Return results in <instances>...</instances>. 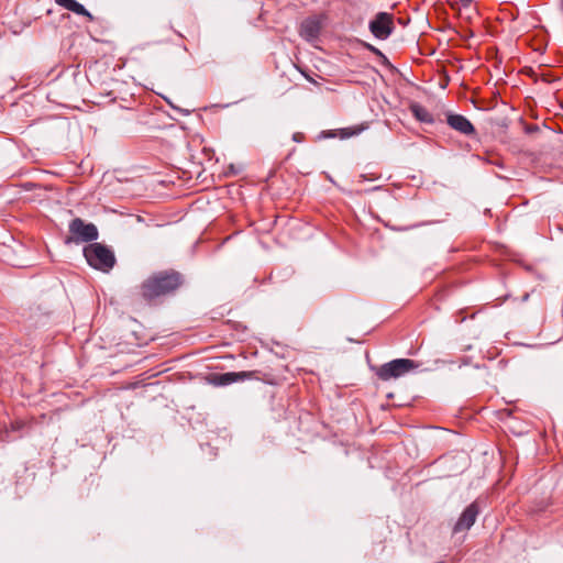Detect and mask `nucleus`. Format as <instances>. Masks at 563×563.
I'll return each instance as SVG.
<instances>
[{
	"label": "nucleus",
	"instance_id": "nucleus-1",
	"mask_svg": "<svg viewBox=\"0 0 563 563\" xmlns=\"http://www.w3.org/2000/svg\"><path fill=\"white\" fill-rule=\"evenodd\" d=\"M181 284V276L176 272H161L147 278L141 286L145 300H153L159 296L176 290Z\"/></svg>",
	"mask_w": 563,
	"mask_h": 563
},
{
	"label": "nucleus",
	"instance_id": "nucleus-2",
	"mask_svg": "<svg viewBox=\"0 0 563 563\" xmlns=\"http://www.w3.org/2000/svg\"><path fill=\"white\" fill-rule=\"evenodd\" d=\"M84 255L88 264L103 273L110 272L115 264L113 252L100 243H91L84 249Z\"/></svg>",
	"mask_w": 563,
	"mask_h": 563
},
{
	"label": "nucleus",
	"instance_id": "nucleus-3",
	"mask_svg": "<svg viewBox=\"0 0 563 563\" xmlns=\"http://www.w3.org/2000/svg\"><path fill=\"white\" fill-rule=\"evenodd\" d=\"M419 367V364L409 358H396L387 362L376 369V376L384 382L405 376Z\"/></svg>",
	"mask_w": 563,
	"mask_h": 563
},
{
	"label": "nucleus",
	"instance_id": "nucleus-4",
	"mask_svg": "<svg viewBox=\"0 0 563 563\" xmlns=\"http://www.w3.org/2000/svg\"><path fill=\"white\" fill-rule=\"evenodd\" d=\"M69 236L66 238L65 242L69 243H82L92 242L98 239V229L93 223H86L80 218H75L69 223Z\"/></svg>",
	"mask_w": 563,
	"mask_h": 563
},
{
	"label": "nucleus",
	"instance_id": "nucleus-5",
	"mask_svg": "<svg viewBox=\"0 0 563 563\" xmlns=\"http://www.w3.org/2000/svg\"><path fill=\"white\" fill-rule=\"evenodd\" d=\"M368 29L378 40H387L395 30L394 15L387 12H378L369 21Z\"/></svg>",
	"mask_w": 563,
	"mask_h": 563
},
{
	"label": "nucleus",
	"instance_id": "nucleus-6",
	"mask_svg": "<svg viewBox=\"0 0 563 563\" xmlns=\"http://www.w3.org/2000/svg\"><path fill=\"white\" fill-rule=\"evenodd\" d=\"M479 509L476 503L468 505L453 527V533L467 531L475 523Z\"/></svg>",
	"mask_w": 563,
	"mask_h": 563
},
{
	"label": "nucleus",
	"instance_id": "nucleus-7",
	"mask_svg": "<svg viewBox=\"0 0 563 563\" xmlns=\"http://www.w3.org/2000/svg\"><path fill=\"white\" fill-rule=\"evenodd\" d=\"M255 376V372H228L222 374H213L210 378L214 386H228L236 382L251 379Z\"/></svg>",
	"mask_w": 563,
	"mask_h": 563
},
{
	"label": "nucleus",
	"instance_id": "nucleus-8",
	"mask_svg": "<svg viewBox=\"0 0 563 563\" xmlns=\"http://www.w3.org/2000/svg\"><path fill=\"white\" fill-rule=\"evenodd\" d=\"M448 125L464 135H473L475 128L472 122L462 114L450 113L446 117Z\"/></svg>",
	"mask_w": 563,
	"mask_h": 563
},
{
	"label": "nucleus",
	"instance_id": "nucleus-9",
	"mask_svg": "<svg viewBox=\"0 0 563 563\" xmlns=\"http://www.w3.org/2000/svg\"><path fill=\"white\" fill-rule=\"evenodd\" d=\"M320 22L314 18H308L300 25V36L307 41L316 40L320 34Z\"/></svg>",
	"mask_w": 563,
	"mask_h": 563
},
{
	"label": "nucleus",
	"instance_id": "nucleus-10",
	"mask_svg": "<svg viewBox=\"0 0 563 563\" xmlns=\"http://www.w3.org/2000/svg\"><path fill=\"white\" fill-rule=\"evenodd\" d=\"M56 3L66 9L69 10L78 15L86 16L89 21L93 20L92 14L78 1L76 0H55Z\"/></svg>",
	"mask_w": 563,
	"mask_h": 563
},
{
	"label": "nucleus",
	"instance_id": "nucleus-11",
	"mask_svg": "<svg viewBox=\"0 0 563 563\" xmlns=\"http://www.w3.org/2000/svg\"><path fill=\"white\" fill-rule=\"evenodd\" d=\"M410 109L416 119H418L419 121L424 123L433 122L432 114L424 107L420 104H412Z\"/></svg>",
	"mask_w": 563,
	"mask_h": 563
},
{
	"label": "nucleus",
	"instance_id": "nucleus-12",
	"mask_svg": "<svg viewBox=\"0 0 563 563\" xmlns=\"http://www.w3.org/2000/svg\"><path fill=\"white\" fill-rule=\"evenodd\" d=\"M366 128H367L366 125H357V126L344 128V129L341 130V136L342 137H351V136H354V135H358Z\"/></svg>",
	"mask_w": 563,
	"mask_h": 563
},
{
	"label": "nucleus",
	"instance_id": "nucleus-13",
	"mask_svg": "<svg viewBox=\"0 0 563 563\" xmlns=\"http://www.w3.org/2000/svg\"><path fill=\"white\" fill-rule=\"evenodd\" d=\"M365 47L376 55L384 56L383 53L378 48H376L375 46H373L371 44H365Z\"/></svg>",
	"mask_w": 563,
	"mask_h": 563
},
{
	"label": "nucleus",
	"instance_id": "nucleus-14",
	"mask_svg": "<svg viewBox=\"0 0 563 563\" xmlns=\"http://www.w3.org/2000/svg\"><path fill=\"white\" fill-rule=\"evenodd\" d=\"M473 0H460V4L463 7V8H467L472 4Z\"/></svg>",
	"mask_w": 563,
	"mask_h": 563
},
{
	"label": "nucleus",
	"instance_id": "nucleus-15",
	"mask_svg": "<svg viewBox=\"0 0 563 563\" xmlns=\"http://www.w3.org/2000/svg\"><path fill=\"white\" fill-rule=\"evenodd\" d=\"M294 140H295V141H298V136H297V134H295V135H294Z\"/></svg>",
	"mask_w": 563,
	"mask_h": 563
},
{
	"label": "nucleus",
	"instance_id": "nucleus-16",
	"mask_svg": "<svg viewBox=\"0 0 563 563\" xmlns=\"http://www.w3.org/2000/svg\"><path fill=\"white\" fill-rule=\"evenodd\" d=\"M437 563H442V562H437Z\"/></svg>",
	"mask_w": 563,
	"mask_h": 563
}]
</instances>
